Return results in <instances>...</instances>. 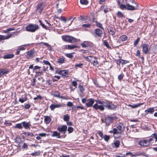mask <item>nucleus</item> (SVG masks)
Here are the masks:
<instances>
[{
    "mask_svg": "<svg viewBox=\"0 0 157 157\" xmlns=\"http://www.w3.org/2000/svg\"><path fill=\"white\" fill-rule=\"evenodd\" d=\"M96 103L93 106L94 109L96 110L99 109L100 111H103L105 108L103 105L104 103L103 101H101L99 100H96Z\"/></svg>",
    "mask_w": 157,
    "mask_h": 157,
    "instance_id": "f257e3e1",
    "label": "nucleus"
},
{
    "mask_svg": "<svg viewBox=\"0 0 157 157\" xmlns=\"http://www.w3.org/2000/svg\"><path fill=\"white\" fill-rule=\"evenodd\" d=\"M39 27L37 25L30 24L27 26L25 28L26 30L27 31L34 32L37 30L39 29Z\"/></svg>",
    "mask_w": 157,
    "mask_h": 157,
    "instance_id": "f03ea898",
    "label": "nucleus"
},
{
    "mask_svg": "<svg viewBox=\"0 0 157 157\" xmlns=\"http://www.w3.org/2000/svg\"><path fill=\"white\" fill-rule=\"evenodd\" d=\"M134 1L133 0H126L125 3L127 6V10H133L137 9L138 7V5L136 4V6H132L131 5L132 4L134 3Z\"/></svg>",
    "mask_w": 157,
    "mask_h": 157,
    "instance_id": "7ed1b4c3",
    "label": "nucleus"
},
{
    "mask_svg": "<svg viewBox=\"0 0 157 157\" xmlns=\"http://www.w3.org/2000/svg\"><path fill=\"white\" fill-rule=\"evenodd\" d=\"M152 140L153 139L151 138H149L148 139L143 140L139 142V144L141 146L147 147L150 145Z\"/></svg>",
    "mask_w": 157,
    "mask_h": 157,
    "instance_id": "20e7f679",
    "label": "nucleus"
},
{
    "mask_svg": "<svg viewBox=\"0 0 157 157\" xmlns=\"http://www.w3.org/2000/svg\"><path fill=\"white\" fill-rule=\"evenodd\" d=\"M63 39L66 41L68 42L74 43L76 41V39L71 36H62Z\"/></svg>",
    "mask_w": 157,
    "mask_h": 157,
    "instance_id": "39448f33",
    "label": "nucleus"
},
{
    "mask_svg": "<svg viewBox=\"0 0 157 157\" xmlns=\"http://www.w3.org/2000/svg\"><path fill=\"white\" fill-rule=\"evenodd\" d=\"M104 107L105 106L108 109H113L116 108V106L113 104L111 103L109 101L105 100L103 101Z\"/></svg>",
    "mask_w": 157,
    "mask_h": 157,
    "instance_id": "423d86ee",
    "label": "nucleus"
},
{
    "mask_svg": "<svg viewBox=\"0 0 157 157\" xmlns=\"http://www.w3.org/2000/svg\"><path fill=\"white\" fill-rule=\"evenodd\" d=\"M67 127L66 125H63L62 126H59L57 127V130L63 134H65L67 130Z\"/></svg>",
    "mask_w": 157,
    "mask_h": 157,
    "instance_id": "0eeeda50",
    "label": "nucleus"
},
{
    "mask_svg": "<svg viewBox=\"0 0 157 157\" xmlns=\"http://www.w3.org/2000/svg\"><path fill=\"white\" fill-rule=\"evenodd\" d=\"M65 104H51L50 106V108L52 111L54 110L55 109L57 108H60L61 107H64Z\"/></svg>",
    "mask_w": 157,
    "mask_h": 157,
    "instance_id": "6e6552de",
    "label": "nucleus"
},
{
    "mask_svg": "<svg viewBox=\"0 0 157 157\" xmlns=\"http://www.w3.org/2000/svg\"><path fill=\"white\" fill-rule=\"evenodd\" d=\"M141 48L143 53L145 54H147L149 50L148 44H144L142 45Z\"/></svg>",
    "mask_w": 157,
    "mask_h": 157,
    "instance_id": "1a4fd4ad",
    "label": "nucleus"
},
{
    "mask_svg": "<svg viewBox=\"0 0 157 157\" xmlns=\"http://www.w3.org/2000/svg\"><path fill=\"white\" fill-rule=\"evenodd\" d=\"M44 7V5L43 2L39 3L36 7V10L40 13L43 10Z\"/></svg>",
    "mask_w": 157,
    "mask_h": 157,
    "instance_id": "9d476101",
    "label": "nucleus"
},
{
    "mask_svg": "<svg viewBox=\"0 0 157 157\" xmlns=\"http://www.w3.org/2000/svg\"><path fill=\"white\" fill-rule=\"evenodd\" d=\"M94 100L92 98H90L87 101L86 103V105L87 107H92L93 104L94 103Z\"/></svg>",
    "mask_w": 157,
    "mask_h": 157,
    "instance_id": "9b49d317",
    "label": "nucleus"
},
{
    "mask_svg": "<svg viewBox=\"0 0 157 157\" xmlns=\"http://www.w3.org/2000/svg\"><path fill=\"white\" fill-rule=\"evenodd\" d=\"M57 72L58 74L62 75L64 77H66V75H68V70H64L58 71Z\"/></svg>",
    "mask_w": 157,
    "mask_h": 157,
    "instance_id": "f8f14e48",
    "label": "nucleus"
},
{
    "mask_svg": "<svg viewBox=\"0 0 157 157\" xmlns=\"http://www.w3.org/2000/svg\"><path fill=\"white\" fill-rule=\"evenodd\" d=\"M9 72V70L8 69H0V78L3 75L8 74Z\"/></svg>",
    "mask_w": 157,
    "mask_h": 157,
    "instance_id": "ddd939ff",
    "label": "nucleus"
},
{
    "mask_svg": "<svg viewBox=\"0 0 157 157\" xmlns=\"http://www.w3.org/2000/svg\"><path fill=\"white\" fill-rule=\"evenodd\" d=\"M22 124L23 125V126L24 127L25 129H30V127L31 126V125L30 124V122H27L25 121H24V122H22Z\"/></svg>",
    "mask_w": 157,
    "mask_h": 157,
    "instance_id": "4468645a",
    "label": "nucleus"
},
{
    "mask_svg": "<svg viewBox=\"0 0 157 157\" xmlns=\"http://www.w3.org/2000/svg\"><path fill=\"white\" fill-rule=\"evenodd\" d=\"M113 119L111 117H106L105 120V122L106 124V125H109L111 122L112 121Z\"/></svg>",
    "mask_w": 157,
    "mask_h": 157,
    "instance_id": "2eb2a0df",
    "label": "nucleus"
},
{
    "mask_svg": "<svg viewBox=\"0 0 157 157\" xmlns=\"http://www.w3.org/2000/svg\"><path fill=\"white\" fill-rule=\"evenodd\" d=\"M81 45L83 48L88 47L91 45V43L89 41H84L81 44Z\"/></svg>",
    "mask_w": 157,
    "mask_h": 157,
    "instance_id": "dca6fc26",
    "label": "nucleus"
},
{
    "mask_svg": "<svg viewBox=\"0 0 157 157\" xmlns=\"http://www.w3.org/2000/svg\"><path fill=\"white\" fill-rule=\"evenodd\" d=\"M95 33L97 36L99 37H101L103 33L102 30L99 29H95Z\"/></svg>",
    "mask_w": 157,
    "mask_h": 157,
    "instance_id": "f3484780",
    "label": "nucleus"
},
{
    "mask_svg": "<svg viewBox=\"0 0 157 157\" xmlns=\"http://www.w3.org/2000/svg\"><path fill=\"white\" fill-rule=\"evenodd\" d=\"M154 111L155 110L153 108H151L145 110V112L146 114H148L149 113L152 114Z\"/></svg>",
    "mask_w": 157,
    "mask_h": 157,
    "instance_id": "a211bd4d",
    "label": "nucleus"
},
{
    "mask_svg": "<svg viewBox=\"0 0 157 157\" xmlns=\"http://www.w3.org/2000/svg\"><path fill=\"white\" fill-rule=\"evenodd\" d=\"M109 33L110 34L113 35L115 33V29L112 27H109L108 28Z\"/></svg>",
    "mask_w": 157,
    "mask_h": 157,
    "instance_id": "6ab92c4d",
    "label": "nucleus"
},
{
    "mask_svg": "<svg viewBox=\"0 0 157 157\" xmlns=\"http://www.w3.org/2000/svg\"><path fill=\"white\" fill-rule=\"evenodd\" d=\"M51 136L52 137L56 136L58 138H61L60 133L56 131H54Z\"/></svg>",
    "mask_w": 157,
    "mask_h": 157,
    "instance_id": "aec40b11",
    "label": "nucleus"
},
{
    "mask_svg": "<svg viewBox=\"0 0 157 157\" xmlns=\"http://www.w3.org/2000/svg\"><path fill=\"white\" fill-rule=\"evenodd\" d=\"M14 56V55L13 54H8L5 55L3 56V58L4 59H9L13 58Z\"/></svg>",
    "mask_w": 157,
    "mask_h": 157,
    "instance_id": "412c9836",
    "label": "nucleus"
},
{
    "mask_svg": "<svg viewBox=\"0 0 157 157\" xmlns=\"http://www.w3.org/2000/svg\"><path fill=\"white\" fill-rule=\"evenodd\" d=\"M10 38V37L7 36H4L0 35V42L2 40L8 39Z\"/></svg>",
    "mask_w": 157,
    "mask_h": 157,
    "instance_id": "4be33fe9",
    "label": "nucleus"
},
{
    "mask_svg": "<svg viewBox=\"0 0 157 157\" xmlns=\"http://www.w3.org/2000/svg\"><path fill=\"white\" fill-rule=\"evenodd\" d=\"M51 121V119L49 117L46 116L45 117L44 122L46 124H49Z\"/></svg>",
    "mask_w": 157,
    "mask_h": 157,
    "instance_id": "5701e85b",
    "label": "nucleus"
},
{
    "mask_svg": "<svg viewBox=\"0 0 157 157\" xmlns=\"http://www.w3.org/2000/svg\"><path fill=\"white\" fill-rule=\"evenodd\" d=\"M52 95L54 97L59 98H60V94L57 91H55L52 93Z\"/></svg>",
    "mask_w": 157,
    "mask_h": 157,
    "instance_id": "b1692460",
    "label": "nucleus"
},
{
    "mask_svg": "<svg viewBox=\"0 0 157 157\" xmlns=\"http://www.w3.org/2000/svg\"><path fill=\"white\" fill-rule=\"evenodd\" d=\"M65 58L63 57L57 59V62L60 64L63 63L64 62Z\"/></svg>",
    "mask_w": 157,
    "mask_h": 157,
    "instance_id": "393cba45",
    "label": "nucleus"
},
{
    "mask_svg": "<svg viewBox=\"0 0 157 157\" xmlns=\"http://www.w3.org/2000/svg\"><path fill=\"white\" fill-rule=\"evenodd\" d=\"M143 104V103H138L137 104H134L133 105H129L128 106H129L131 107L132 108H135L140 106Z\"/></svg>",
    "mask_w": 157,
    "mask_h": 157,
    "instance_id": "a878e982",
    "label": "nucleus"
},
{
    "mask_svg": "<svg viewBox=\"0 0 157 157\" xmlns=\"http://www.w3.org/2000/svg\"><path fill=\"white\" fill-rule=\"evenodd\" d=\"M123 125L122 124L118 125L117 127L118 131L120 132V133L123 131Z\"/></svg>",
    "mask_w": 157,
    "mask_h": 157,
    "instance_id": "bb28decb",
    "label": "nucleus"
},
{
    "mask_svg": "<svg viewBox=\"0 0 157 157\" xmlns=\"http://www.w3.org/2000/svg\"><path fill=\"white\" fill-rule=\"evenodd\" d=\"M136 154H140L138 156H136L137 157H147V156L145 155L144 152H136Z\"/></svg>",
    "mask_w": 157,
    "mask_h": 157,
    "instance_id": "cd10ccee",
    "label": "nucleus"
},
{
    "mask_svg": "<svg viewBox=\"0 0 157 157\" xmlns=\"http://www.w3.org/2000/svg\"><path fill=\"white\" fill-rule=\"evenodd\" d=\"M66 48L68 49H72L75 48H77V47L74 45H68L67 46H66Z\"/></svg>",
    "mask_w": 157,
    "mask_h": 157,
    "instance_id": "c85d7f7f",
    "label": "nucleus"
},
{
    "mask_svg": "<svg viewBox=\"0 0 157 157\" xmlns=\"http://www.w3.org/2000/svg\"><path fill=\"white\" fill-rule=\"evenodd\" d=\"M120 142L118 140L115 141L114 143L113 144L114 146L113 145V147H115L116 148L119 147L120 146Z\"/></svg>",
    "mask_w": 157,
    "mask_h": 157,
    "instance_id": "c756f323",
    "label": "nucleus"
},
{
    "mask_svg": "<svg viewBox=\"0 0 157 157\" xmlns=\"http://www.w3.org/2000/svg\"><path fill=\"white\" fill-rule=\"evenodd\" d=\"M140 154H136V152L134 154H133L132 152H128L125 155H124V156L125 155H131L132 156H134V157H136V156H138Z\"/></svg>",
    "mask_w": 157,
    "mask_h": 157,
    "instance_id": "7c9ffc66",
    "label": "nucleus"
},
{
    "mask_svg": "<svg viewBox=\"0 0 157 157\" xmlns=\"http://www.w3.org/2000/svg\"><path fill=\"white\" fill-rule=\"evenodd\" d=\"M14 127L15 128H17L19 129H22L23 128V126H22V123H18L16 124Z\"/></svg>",
    "mask_w": 157,
    "mask_h": 157,
    "instance_id": "2f4dec72",
    "label": "nucleus"
},
{
    "mask_svg": "<svg viewBox=\"0 0 157 157\" xmlns=\"http://www.w3.org/2000/svg\"><path fill=\"white\" fill-rule=\"evenodd\" d=\"M40 151H35L33 153H32L30 154V155L33 156H39L40 154Z\"/></svg>",
    "mask_w": 157,
    "mask_h": 157,
    "instance_id": "473e14b6",
    "label": "nucleus"
},
{
    "mask_svg": "<svg viewBox=\"0 0 157 157\" xmlns=\"http://www.w3.org/2000/svg\"><path fill=\"white\" fill-rule=\"evenodd\" d=\"M18 32H12L10 34H8V36L10 37V38L11 36H13V37H15L14 35H17L18 34Z\"/></svg>",
    "mask_w": 157,
    "mask_h": 157,
    "instance_id": "72a5a7b5",
    "label": "nucleus"
},
{
    "mask_svg": "<svg viewBox=\"0 0 157 157\" xmlns=\"http://www.w3.org/2000/svg\"><path fill=\"white\" fill-rule=\"evenodd\" d=\"M23 134L26 136H29L30 137H33L34 136V134L32 132H24Z\"/></svg>",
    "mask_w": 157,
    "mask_h": 157,
    "instance_id": "f704fd0d",
    "label": "nucleus"
},
{
    "mask_svg": "<svg viewBox=\"0 0 157 157\" xmlns=\"http://www.w3.org/2000/svg\"><path fill=\"white\" fill-rule=\"evenodd\" d=\"M117 17L119 18H122L124 17V14L120 11H118L117 14Z\"/></svg>",
    "mask_w": 157,
    "mask_h": 157,
    "instance_id": "c9c22d12",
    "label": "nucleus"
},
{
    "mask_svg": "<svg viewBox=\"0 0 157 157\" xmlns=\"http://www.w3.org/2000/svg\"><path fill=\"white\" fill-rule=\"evenodd\" d=\"M15 29V28L13 27L10 28L6 29V30H3V33H6L10 31L14 30Z\"/></svg>",
    "mask_w": 157,
    "mask_h": 157,
    "instance_id": "e433bc0d",
    "label": "nucleus"
},
{
    "mask_svg": "<svg viewBox=\"0 0 157 157\" xmlns=\"http://www.w3.org/2000/svg\"><path fill=\"white\" fill-rule=\"evenodd\" d=\"M128 37L127 36L125 35H123L121 36L120 39L122 41H124L127 40Z\"/></svg>",
    "mask_w": 157,
    "mask_h": 157,
    "instance_id": "4c0bfd02",
    "label": "nucleus"
},
{
    "mask_svg": "<svg viewBox=\"0 0 157 157\" xmlns=\"http://www.w3.org/2000/svg\"><path fill=\"white\" fill-rule=\"evenodd\" d=\"M112 133H113L114 135L117 134H120V132L118 131L117 129L116 128H114L113 129L112 131Z\"/></svg>",
    "mask_w": 157,
    "mask_h": 157,
    "instance_id": "58836bf2",
    "label": "nucleus"
},
{
    "mask_svg": "<svg viewBox=\"0 0 157 157\" xmlns=\"http://www.w3.org/2000/svg\"><path fill=\"white\" fill-rule=\"evenodd\" d=\"M34 53V51L33 50H31L27 52V55L28 56L30 57L33 55Z\"/></svg>",
    "mask_w": 157,
    "mask_h": 157,
    "instance_id": "ea45409f",
    "label": "nucleus"
},
{
    "mask_svg": "<svg viewBox=\"0 0 157 157\" xmlns=\"http://www.w3.org/2000/svg\"><path fill=\"white\" fill-rule=\"evenodd\" d=\"M69 116L68 114L64 115L63 116V119L65 121H69Z\"/></svg>",
    "mask_w": 157,
    "mask_h": 157,
    "instance_id": "a19ab883",
    "label": "nucleus"
},
{
    "mask_svg": "<svg viewBox=\"0 0 157 157\" xmlns=\"http://www.w3.org/2000/svg\"><path fill=\"white\" fill-rule=\"evenodd\" d=\"M27 46L26 45H23L19 46L18 47V49L19 50H24L26 49L25 47Z\"/></svg>",
    "mask_w": 157,
    "mask_h": 157,
    "instance_id": "79ce46f5",
    "label": "nucleus"
},
{
    "mask_svg": "<svg viewBox=\"0 0 157 157\" xmlns=\"http://www.w3.org/2000/svg\"><path fill=\"white\" fill-rule=\"evenodd\" d=\"M39 21L40 23V24L42 26L43 28L45 29H48V28H47V27L44 24V23H43V22L42 21H41L40 20H39Z\"/></svg>",
    "mask_w": 157,
    "mask_h": 157,
    "instance_id": "37998d69",
    "label": "nucleus"
},
{
    "mask_svg": "<svg viewBox=\"0 0 157 157\" xmlns=\"http://www.w3.org/2000/svg\"><path fill=\"white\" fill-rule=\"evenodd\" d=\"M94 59L92 61V63H93L94 66H96L98 64V62L96 58L95 57H94Z\"/></svg>",
    "mask_w": 157,
    "mask_h": 157,
    "instance_id": "c03bdc74",
    "label": "nucleus"
},
{
    "mask_svg": "<svg viewBox=\"0 0 157 157\" xmlns=\"http://www.w3.org/2000/svg\"><path fill=\"white\" fill-rule=\"evenodd\" d=\"M27 100V98L26 97L23 98H19V101L21 103H23L24 102L26 101Z\"/></svg>",
    "mask_w": 157,
    "mask_h": 157,
    "instance_id": "a18cd8bd",
    "label": "nucleus"
},
{
    "mask_svg": "<svg viewBox=\"0 0 157 157\" xmlns=\"http://www.w3.org/2000/svg\"><path fill=\"white\" fill-rule=\"evenodd\" d=\"M56 18L58 19L59 18V17H56V16H55L53 17V22L54 25H56L58 23L57 21L56 20Z\"/></svg>",
    "mask_w": 157,
    "mask_h": 157,
    "instance_id": "49530a36",
    "label": "nucleus"
},
{
    "mask_svg": "<svg viewBox=\"0 0 157 157\" xmlns=\"http://www.w3.org/2000/svg\"><path fill=\"white\" fill-rule=\"evenodd\" d=\"M65 55L67 57L69 58H70V59H71L73 57V56L72 55V54L71 53H66L65 54Z\"/></svg>",
    "mask_w": 157,
    "mask_h": 157,
    "instance_id": "de8ad7c7",
    "label": "nucleus"
},
{
    "mask_svg": "<svg viewBox=\"0 0 157 157\" xmlns=\"http://www.w3.org/2000/svg\"><path fill=\"white\" fill-rule=\"evenodd\" d=\"M120 6V8L122 10H124V9H127V7L124 4H123L121 3L120 5H119Z\"/></svg>",
    "mask_w": 157,
    "mask_h": 157,
    "instance_id": "09e8293b",
    "label": "nucleus"
},
{
    "mask_svg": "<svg viewBox=\"0 0 157 157\" xmlns=\"http://www.w3.org/2000/svg\"><path fill=\"white\" fill-rule=\"evenodd\" d=\"M80 2L82 5H87L88 3V2L86 0H80Z\"/></svg>",
    "mask_w": 157,
    "mask_h": 157,
    "instance_id": "8fccbe9b",
    "label": "nucleus"
},
{
    "mask_svg": "<svg viewBox=\"0 0 157 157\" xmlns=\"http://www.w3.org/2000/svg\"><path fill=\"white\" fill-rule=\"evenodd\" d=\"M83 65V64L81 63H79V64H75V67L77 68L79 67L81 68Z\"/></svg>",
    "mask_w": 157,
    "mask_h": 157,
    "instance_id": "3c124183",
    "label": "nucleus"
},
{
    "mask_svg": "<svg viewBox=\"0 0 157 157\" xmlns=\"http://www.w3.org/2000/svg\"><path fill=\"white\" fill-rule=\"evenodd\" d=\"M140 40V38L138 37L137 39L134 42V45L135 46H136L139 43Z\"/></svg>",
    "mask_w": 157,
    "mask_h": 157,
    "instance_id": "603ef678",
    "label": "nucleus"
},
{
    "mask_svg": "<svg viewBox=\"0 0 157 157\" xmlns=\"http://www.w3.org/2000/svg\"><path fill=\"white\" fill-rule=\"evenodd\" d=\"M78 88L81 93H82L84 91V88L82 86L79 85L78 86Z\"/></svg>",
    "mask_w": 157,
    "mask_h": 157,
    "instance_id": "864d4df0",
    "label": "nucleus"
},
{
    "mask_svg": "<svg viewBox=\"0 0 157 157\" xmlns=\"http://www.w3.org/2000/svg\"><path fill=\"white\" fill-rule=\"evenodd\" d=\"M104 138L105 141H108L109 139V136L106 135H105Z\"/></svg>",
    "mask_w": 157,
    "mask_h": 157,
    "instance_id": "5fc2aeb1",
    "label": "nucleus"
},
{
    "mask_svg": "<svg viewBox=\"0 0 157 157\" xmlns=\"http://www.w3.org/2000/svg\"><path fill=\"white\" fill-rule=\"evenodd\" d=\"M59 18L61 21L64 22L65 23L66 22V19L65 17L63 16H61Z\"/></svg>",
    "mask_w": 157,
    "mask_h": 157,
    "instance_id": "6e6d98bb",
    "label": "nucleus"
},
{
    "mask_svg": "<svg viewBox=\"0 0 157 157\" xmlns=\"http://www.w3.org/2000/svg\"><path fill=\"white\" fill-rule=\"evenodd\" d=\"M124 76V74L123 73H121L118 76V78L119 80L121 81L123 78Z\"/></svg>",
    "mask_w": 157,
    "mask_h": 157,
    "instance_id": "4d7b16f0",
    "label": "nucleus"
},
{
    "mask_svg": "<svg viewBox=\"0 0 157 157\" xmlns=\"http://www.w3.org/2000/svg\"><path fill=\"white\" fill-rule=\"evenodd\" d=\"M67 131L69 133H71L73 132V128L71 127H69L67 129Z\"/></svg>",
    "mask_w": 157,
    "mask_h": 157,
    "instance_id": "13d9d810",
    "label": "nucleus"
},
{
    "mask_svg": "<svg viewBox=\"0 0 157 157\" xmlns=\"http://www.w3.org/2000/svg\"><path fill=\"white\" fill-rule=\"evenodd\" d=\"M40 44H41V45H46L47 46L48 48L49 47H50V45L48 44L47 43H44V42H41L40 43Z\"/></svg>",
    "mask_w": 157,
    "mask_h": 157,
    "instance_id": "bf43d9fd",
    "label": "nucleus"
},
{
    "mask_svg": "<svg viewBox=\"0 0 157 157\" xmlns=\"http://www.w3.org/2000/svg\"><path fill=\"white\" fill-rule=\"evenodd\" d=\"M86 17L84 15L80 16V19L82 21H85L86 19Z\"/></svg>",
    "mask_w": 157,
    "mask_h": 157,
    "instance_id": "052dcab7",
    "label": "nucleus"
},
{
    "mask_svg": "<svg viewBox=\"0 0 157 157\" xmlns=\"http://www.w3.org/2000/svg\"><path fill=\"white\" fill-rule=\"evenodd\" d=\"M28 148V146L27 144L26 143H24L22 147V148L23 149H27Z\"/></svg>",
    "mask_w": 157,
    "mask_h": 157,
    "instance_id": "680f3d73",
    "label": "nucleus"
},
{
    "mask_svg": "<svg viewBox=\"0 0 157 157\" xmlns=\"http://www.w3.org/2000/svg\"><path fill=\"white\" fill-rule=\"evenodd\" d=\"M75 17H70L68 20V21H71V23L70 25L73 21V20L75 19Z\"/></svg>",
    "mask_w": 157,
    "mask_h": 157,
    "instance_id": "e2e57ef3",
    "label": "nucleus"
},
{
    "mask_svg": "<svg viewBox=\"0 0 157 157\" xmlns=\"http://www.w3.org/2000/svg\"><path fill=\"white\" fill-rule=\"evenodd\" d=\"M42 99V97L40 95H37L36 97L34 98V100H36L38 99Z\"/></svg>",
    "mask_w": 157,
    "mask_h": 157,
    "instance_id": "0e129e2a",
    "label": "nucleus"
},
{
    "mask_svg": "<svg viewBox=\"0 0 157 157\" xmlns=\"http://www.w3.org/2000/svg\"><path fill=\"white\" fill-rule=\"evenodd\" d=\"M97 25L100 28H101L102 29H103V28L102 27V25L101 24L99 23V22H97L96 23Z\"/></svg>",
    "mask_w": 157,
    "mask_h": 157,
    "instance_id": "69168bd1",
    "label": "nucleus"
},
{
    "mask_svg": "<svg viewBox=\"0 0 157 157\" xmlns=\"http://www.w3.org/2000/svg\"><path fill=\"white\" fill-rule=\"evenodd\" d=\"M104 45L106 46L107 48H109V46L108 42L106 41H105L104 42Z\"/></svg>",
    "mask_w": 157,
    "mask_h": 157,
    "instance_id": "338daca9",
    "label": "nucleus"
},
{
    "mask_svg": "<svg viewBox=\"0 0 157 157\" xmlns=\"http://www.w3.org/2000/svg\"><path fill=\"white\" fill-rule=\"evenodd\" d=\"M67 106L71 107L73 106V104L71 102H68L67 104Z\"/></svg>",
    "mask_w": 157,
    "mask_h": 157,
    "instance_id": "774afa93",
    "label": "nucleus"
}]
</instances>
